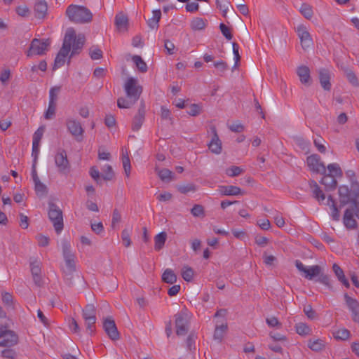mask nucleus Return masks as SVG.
I'll return each mask as SVG.
<instances>
[{
  "instance_id": "f257e3e1",
  "label": "nucleus",
  "mask_w": 359,
  "mask_h": 359,
  "mask_svg": "<svg viewBox=\"0 0 359 359\" xmlns=\"http://www.w3.org/2000/svg\"><path fill=\"white\" fill-rule=\"evenodd\" d=\"M346 175L350 178L351 184L350 187H339L338 190L339 202L340 206H348L345 210L343 218L345 226L349 229H354L358 224L353 217L355 216L359 219V183L354 180V171L347 170Z\"/></svg>"
},
{
  "instance_id": "f03ea898",
  "label": "nucleus",
  "mask_w": 359,
  "mask_h": 359,
  "mask_svg": "<svg viewBox=\"0 0 359 359\" xmlns=\"http://www.w3.org/2000/svg\"><path fill=\"white\" fill-rule=\"evenodd\" d=\"M124 90L126 93L127 98L119 97L117 100V106L121 109H128L140 98L142 92V88L137 84V79L130 77L125 83Z\"/></svg>"
},
{
  "instance_id": "7ed1b4c3",
  "label": "nucleus",
  "mask_w": 359,
  "mask_h": 359,
  "mask_svg": "<svg viewBox=\"0 0 359 359\" xmlns=\"http://www.w3.org/2000/svg\"><path fill=\"white\" fill-rule=\"evenodd\" d=\"M66 15L72 22L76 23H88L93 19L90 11L83 6L73 4L69 6L66 10Z\"/></svg>"
},
{
  "instance_id": "20e7f679",
  "label": "nucleus",
  "mask_w": 359,
  "mask_h": 359,
  "mask_svg": "<svg viewBox=\"0 0 359 359\" xmlns=\"http://www.w3.org/2000/svg\"><path fill=\"white\" fill-rule=\"evenodd\" d=\"M75 38V32L73 29H69L65 33L62 48L57 54L53 70L55 71L60 67L63 66L65 58L71 51L72 40Z\"/></svg>"
},
{
  "instance_id": "39448f33",
  "label": "nucleus",
  "mask_w": 359,
  "mask_h": 359,
  "mask_svg": "<svg viewBox=\"0 0 359 359\" xmlns=\"http://www.w3.org/2000/svg\"><path fill=\"white\" fill-rule=\"evenodd\" d=\"M191 316L187 309H183L175 315L176 334L184 336L188 334Z\"/></svg>"
},
{
  "instance_id": "423d86ee",
  "label": "nucleus",
  "mask_w": 359,
  "mask_h": 359,
  "mask_svg": "<svg viewBox=\"0 0 359 359\" xmlns=\"http://www.w3.org/2000/svg\"><path fill=\"white\" fill-rule=\"evenodd\" d=\"M48 217L52 222L56 233H60L64 227L62 211L53 203L48 204Z\"/></svg>"
},
{
  "instance_id": "0eeeda50",
  "label": "nucleus",
  "mask_w": 359,
  "mask_h": 359,
  "mask_svg": "<svg viewBox=\"0 0 359 359\" xmlns=\"http://www.w3.org/2000/svg\"><path fill=\"white\" fill-rule=\"evenodd\" d=\"M82 316L86 324L88 335L94 332V325L96 323V308L93 304H87L82 311Z\"/></svg>"
},
{
  "instance_id": "6e6552de",
  "label": "nucleus",
  "mask_w": 359,
  "mask_h": 359,
  "mask_svg": "<svg viewBox=\"0 0 359 359\" xmlns=\"http://www.w3.org/2000/svg\"><path fill=\"white\" fill-rule=\"evenodd\" d=\"M50 46V39H39L35 38L31 41L27 55V57H31L34 55H44Z\"/></svg>"
},
{
  "instance_id": "1a4fd4ad",
  "label": "nucleus",
  "mask_w": 359,
  "mask_h": 359,
  "mask_svg": "<svg viewBox=\"0 0 359 359\" xmlns=\"http://www.w3.org/2000/svg\"><path fill=\"white\" fill-rule=\"evenodd\" d=\"M55 163L60 173L67 175L71 170V165L64 149H58L55 156Z\"/></svg>"
},
{
  "instance_id": "9d476101",
  "label": "nucleus",
  "mask_w": 359,
  "mask_h": 359,
  "mask_svg": "<svg viewBox=\"0 0 359 359\" xmlns=\"http://www.w3.org/2000/svg\"><path fill=\"white\" fill-rule=\"evenodd\" d=\"M295 266L299 271L304 273V276L308 280H313L314 277L320 275L322 268L319 265H313L306 268L301 261H295Z\"/></svg>"
},
{
  "instance_id": "9b49d317",
  "label": "nucleus",
  "mask_w": 359,
  "mask_h": 359,
  "mask_svg": "<svg viewBox=\"0 0 359 359\" xmlns=\"http://www.w3.org/2000/svg\"><path fill=\"white\" fill-rule=\"evenodd\" d=\"M66 126L68 131L76 137V140L79 142L83 139L84 130L81 123L74 118H68L66 121Z\"/></svg>"
},
{
  "instance_id": "f8f14e48",
  "label": "nucleus",
  "mask_w": 359,
  "mask_h": 359,
  "mask_svg": "<svg viewBox=\"0 0 359 359\" xmlns=\"http://www.w3.org/2000/svg\"><path fill=\"white\" fill-rule=\"evenodd\" d=\"M307 165L309 168L314 172L325 174L326 172V167L325 164L320 161V157L318 154H312L307 157Z\"/></svg>"
},
{
  "instance_id": "ddd939ff",
  "label": "nucleus",
  "mask_w": 359,
  "mask_h": 359,
  "mask_svg": "<svg viewBox=\"0 0 359 359\" xmlns=\"http://www.w3.org/2000/svg\"><path fill=\"white\" fill-rule=\"evenodd\" d=\"M296 32L300 39L303 49H306L313 45V39L307 30V28L304 25H299L297 27Z\"/></svg>"
},
{
  "instance_id": "4468645a",
  "label": "nucleus",
  "mask_w": 359,
  "mask_h": 359,
  "mask_svg": "<svg viewBox=\"0 0 359 359\" xmlns=\"http://www.w3.org/2000/svg\"><path fill=\"white\" fill-rule=\"evenodd\" d=\"M344 299L346 306L351 312L353 320L359 323V302L357 299L348 296L347 293L344 294Z\"/></svg>"
},
{
  "instance_id": "2eb2a0df",
  "label": "nucleus",
  "mask_w": 359,
  "mask_h": 359,
  "mask_svg": "<svg viewBox=\"0 0 359 359\" xmlns=\"http://www.w3.org/2000/svg\"><path fill=\"white\" fill-rule=\"evenodd\" d=\"M103 329L108 337H118L119 332L112 317H107L103 319Z\"/></svg>"
},
{
  "instance_id": "dca6fc26",
  "label": "nucleus",
  "mask_w": 359,
  "mask_h": 359,
  "mask_svg": "<svg viewBox=\"0 0 359 359\" xmlns=\"http://www.w3.org/2000/svg\"><path fill=\"white\" fill-rule=\"evenodd\" d=\"M210 129L212 133V137L211 141L208 144V148L211 151V152L216 154H219L222 152V142L219 138L215 126H211Z\"/></svg>"
},
{
  "instance_id": "f3484780",
  "label": "nucleus",
  "mask_w": 359,
  "mask_h": 359,
  "mask_svg": "<svg viewBox=\"0 0 359 359\" xmlns=\"http://www.w3.org/2000/svg\"><path fill=\"white\" fill-rule=\"evenodd\" d=\"M145 118V105L143 102L139 107L137 114L134 116L132 123V129L134 131H137L140 129Z\"/></svg>"
},
{
  "instance_id": "a211bd4d",
  "label": "nucleus",
  "mask_w": 359,
  "mask_h": 359,
  "mask_svg": "<svg viewBox=\"0 0 359 359\" xmlns=\"http://www.w3.org/2000/svg\"><path fill=\"white\" fill-rule=\"evenodd\" d=\"M48 4L45 0H36L34 7L35 18L42 20L47 15Z\"/></svg>"
},
{
  "instance_id": "6ab92c4d",
  "label": "nucleus",
  "mask_w": 359,
  "mask_h": 359,
  "mask_svg": "<svg viewBox=\"0 0 359 359\" xmlns=\"http://www.w3.org/2000/svg\"><path fill=\"white\" fill-rule=\"evenodd\" d=\"M319 81L322 88L326 90H331L330 74L328 69L322 68L318 70Z\"/></svg>"
},
{
  "instance_id": "aec40b11",
  "label": "nucleus",
  "mask_w": 359,
  "mask_h": 359,
  "mask_svg": "<svg viewBox=\"0 0 359 359\" xmlns=\"http://www.w3.org/2000/svg\"><path fill=\"white\" fill-rule=\"evenodd\" d=\"M297 74L299 77V80L302 84L308 86L311 84L310 69L307 66H299L297 69Z\"/></svg>"
},
{
  "instance_id": "412c9836",
  "label": "nucleus",
  "mask_w": 359,
  "mask_h": 359,
  "mask_svg": "<svg viewBox=\"0 0 359 359\" xmlns=\"http://www.w3.org/2000/svg\"><path fill=\"white\" fill-rule=\"evenodd\" d=\"M84 43L85 36L83 35L79 34L77 36L75 35V38L72 40V50L69 57H73L74 55L79 54L84 45Z\"/></svg>"
},
{
  "instance_id": "4be33fe9",
  "label": "nucleus",
  "mask_w": 359,
  "mask_h": 359,
  "mask_svg": "<svg viewBox=\"0 0 359 359\" xmlns=\"http://www.w3.org/2000/svg\"><path fill=\"white\" fill-rule=\"evenodd\" d=\"M115 25L119 31H127L128 26V17L120 13L115 17Z\"/></svg>"
},
{
  "instance_id": "5701e85b",
  "label": "nucleus",
  "mask_w": 359,
  "mask_h": 359,
  "mask_svg": "<svg viewBox=\"0 0 359 359\" xmlns=\"http://www.w3.org/2000/svg\"><path fill=\"white\" fill-rule=\"evenodd\" d=\"M323 177L320 180V183L323 184L326 189H334L337 186V179L331 175H327L326 172L323 174Z\"/></svg>"
},
{
  "instance_id": "b1692460",
  "label": "nucleus",
  "mask_w": 359,
  "mask_h": 359,
  "mask_svg": "<svg viewBox=\"0 0 359 359\" xmlns=\"http://www.w3.org/2000/svg\"><path fill=\"white\" fill-rule=\"evenodd\" d=\"M332 270L339 281H340L346 288H349V282L346 279L342 269L337 264H334L332 266Z\"/></svg>"
},
{
  "instance_id": "393cba45",
  "label": "nucleus",
  "mask_w": 359,
  "mask_h": 359,
  "mask_svg": "<svg viewBox=\"0 0 359 359\" xmlns=\"http://www.w3.org/2000/svg\"><path fill=\"white\" fill-rule=\"evenodd\" d=\"M219 191L222 195L224 196H238L241 194V189L236 186H222L220 187Z\"/></svg>"
},
{
  "instance_id": "a878e982",
  "label": "nucleus",
  "mask_w": 359,
  "mask_h": 359,
  "mask_svg": "<svg viewBox=\"0 0 359 359\" xmlns=\"http://www.w3.org/2000/svg\"><path fill=\"white\" fill-rule=\"evenodd\" d=\"M308 346L314 351H319L325 348V341L321 338H310Z\"/></svg>"
},
{
  "instance_id": "bb28decb",
  "label": "nucleus",
  "mask_w": 359,
  "mask_h": 359,
  "mask_svg": "<svg viewBox=\"0 0 359 359\" xmlns=\"http://www.w3.org/2000/svg\"><path fill=\"white\" fill-rule=\"evenodd\" d=\"M310 187L312 189L313 197L316 198L319 202L323 201L325 199V195L320 189L316 182L314 180H311Z\"/></svg>"
},
{
  "instance_id": "cd10ccee",
  "label": "nucleus",
  "mask_w": 359,
  "mask_h": 359,
  "mask_svg": "<svg viewBox=\"0 0 359 359\" xmlns=\"http://www.w3.org/2000/svg\"><path fill=\"white\" fill-rule=\"evenodd\" d=\"M167 239V233L165 231H162L157 234L154 237V249L156 251L161 250L165 245V243Z\"/></svg>"
},
{
  "instance_id": "c85d7f7f",
  "label": "nucleus",
  "mask_w": 359,
  "mask_h": 359,
  "mask_svg": "<svg viewBox=\"0 0 359 359\" xmlns=\"http://www.w3.org/2000/svg\"><path fill=\"white\" fill-rule=\"evenodd\" d=\"M208 20L201 18H194L190 23L191 28L194 31L203 30L207 26Z\"/></svg>"
},
{
  "instance_id": "c756f323",
  "label": "nucleus",
  "mask_w": 359,
  "mask_h": 359,
  "mask_svg": "<svg viewBox=\"0 0 359 359\" xmlns=\"http://www.w3.org/2000/svg\"><path fill=\"white\" fill-rule=\"evenodd\" d=\"M163 282L168 284H173L177 281V276L170 269H167L162 274Z\"/></svg>"
},
{
  "instance_id": "7c9ffc66",
  "label": "nucleus",
  "mask_w": 359,
  "mask_h": 359,
  "mask_svg": "<svg viewBox=\"0 0 359 359\" xmlns=\"http://www.w3.org/2000/svg\"><path fill=\"white\" fill-rule=\"evenodd\" d=\"M161 17V12L158 10L153 11V16L147 20L148 26L151 29H157L158 27V22Z\"/></svg>"
},
{
  "instance_id": "2f4dec72",
  "label": "nucleus",
  "mask_w": 359,
  "mask_h": 359,
  "mask_svg": "<svg viewBox=\"0 0 359 359\" xmlns=\"http://www.w3.org/2000/svg\"><path fill=\"white\" fill-rule=\"evenodd\" d=\"M327 170L329 175H331L337 179V177H341L343 172L337 163H331L327 165Z\"/></svg>"
},
{
  "instance_id": "473e14b6",
  "label": "nucleus",
  "mask_w": 359,
  "mask_h": 359,
  "mask_svg": "<svg viewBox=\"0 0 359 359\" xmlns=\"http://www.w3.org/2000/svg\"><path fill=\"white\" fill-rule=\"evenodd\" d=\"M326 205L330 206L332 210V217L334 220H338L339 219V212L337 207L335 201L331 196H328Z\"/></svg>"
},
{
  "instance_id": "72a5a7b5",
  "label": "nucleus",
  "mask_w": 359,
  "mask_h": 359,
  "mask_svg": "<svg viewBox=\"0 0 359 359\" xmlns=\"http://www.w3.org/2000/svg\"><path fill=\"white\" fill-rule=\"evenodd\" d=\"M132 60L140 72H147L148 69L147 65L140 55H133Z\"/></svg>"
},
{
  "instance_id": "f704fd0d",
  "label": "nucleus",
  "mask_w": 359,
  "mask_h": 359,
  "mask_svg": "<svg viewBox=\"0 0 359 359\" xmlns=\"http://www.w3.org/2000/svg\"><path fill=\"white\" fill-rule=\"evenodd\" d=\"M122 163L126 176L128 178L130 175L131 165L130 160L127 151L126 153L123 152Z\"/></svg>"
},
{
  "instance_id": "c9c22d12",
  "label": "nucleus",
  "mask_w": 359,
  "mask_h": 359,
  "mask_svg": "<svg viewBox=\"0 0 359 359\" xmlns=\"http://www.w3.org/2000/svg\"><path fill=\"white\" fill-rule=\"evenodd\" d=\"M89 174L90 177L95 181L97 185L102 186V175H100L98 169L95 166H92L90 168Z\"/></svg>"
},
{
  "instance_id": "e433bc0d",
  "label": "nucleus",
  "mask_w": 359,
  "mask_h": 359,
  "mask_svg": "<svg viewBox=\"0 0 359 359\" xmlns=\"http://www.w3.org/2000/svg\"><path fill=\"white\" fill-rule=\"evenodd\" d=\"M194 271L192 268L189 266H184L182 269V277L187 282L192 280L194 277Z\"/></svg>"
},
{
  "instance_id": "4c0bfd02",
  "label": "nucleus",
  "mask_w": 359,
  "mask_h": 359,
  "mask_svg": "<svg viewBox=\"0 0 359 359\" xmlns=\"http://www.w3.org/2000/svg\"><path fill=\"white\" fill-rule=\"evenodd\" d=\"M300 13L308 20H310L313 15L312 7L306 3L302 4Z\"/></svg>"
},
{
  "instance_id": "58836bf2",
  "label": "nucleus",
  "mask_w": 359,
  "mask_h": 359,
  "mask_svg": "<svg viewBox=\"0 0 359 359\" xmlns=\"http://www.w3.org/2000/svg\"><path fill=\"white\" fill-rule=\"evenodd\" d=\"M346 77L348 82L354 87L359 86V81L355 74L351 69H346L345 71Z\"/></svg>"
},
{
  "instance_id": "ea45409f",
  "label": "nucleus",
  "mask_w": 359,
  "mask_h": 359,
  "mask_svg": "<svg viewBox=\"0 0 359 359\" xmlns=\"http://www.w3.org/2000/svg\"><path fill=\"white\" fill-rule=\"evenodd\" d=\"M103 173L102 174V177L103 180L110 181L114 177V172L112 169V167L109 165H107L104 167Z\"/></svg>"
},
{
  "instance_id": "a19ab883",
  "label": "nucleus",
  "mask_w": 359,
  "mask_h": 359,
  "mask_svg": "<svg viewBox=\"0 0 359 359\" xmlns=\"http://www.w3.org/2000/svg\"><path fill=\"white\" fill-rule=\"evenodd\" d=\"M56 110V102H53V101H49L48 107L44 114V118L47 120L52 119L55 114Z\"/></svg>"
},
{
  "instance_id": "79ce46f5",
  "label": "nucleus",
  "mask_w": 359,
  "mask_h": 359,
  "mask_svg": "<svg viewBox=\"0 0 359 359\" xmlns=\"http://www.w3.org/2000/svg\"><path fill=\"white\" fill-rule=\"evenodd\" d=\"M295 330L299 335H308L311 334L310 327L306 324L303 323L296 324Z\"/></svg>"
},
{
  "instance_id": "37998d69",
  "label": "nucleus",
  "mask_w": 359,
  "mask_h": 359,
  "mask_svg": "<svg viewBox=\"0 0 359 359\" xmlns=\"http://www.w3.org/2000/svg\"><path fill=\"white\" fill-rule=\"evenodd\" d=\"M158 175L162 181L170 182L172 179V172L167 168L159 170Z\"/></svg>"
},
{
  "instance_id": "c03bdc74",
  "label": "nucleus",
  "mask_w": 359,
  "mask_h": 359,
  "mask_svg": "<svg viewBox=\"0 0 359 359\" xmlns=\"http://www.w3.org/2000/svg\"><path fill=\"white\" fill-rule=\"evenodd\" d=\"M216 4L217 8L222 11V15L225 17L229 9V6H231L230 1L229 0H216Z\"/></svg>"
},
{
  "instance_id": "a18cd8bd",
  "label": "nucleus",
  "mask_w": 359,
  "mask_h": 359,
  "mask_svg": "<svg viewBox=\"0 0 359 359\" xmlns=\"http://www.w3.org/2000/svg\"><path fill=\"white\" fill-rule=\"evenodd\" d=\"M214 66L217 69L218 74L221 76H223L224 73L229 69L228 64L222 60L214 62Z\"/></svg>"
},
{
  "instance_id": "49530a36",
  "label": "nucleus",
  "mask_w": 359,
  "mask_h": 359,
  "mask_svg": "<svg viewBox=\"0 0 359 359\" xmlns=\"http://www.w3.org/2000/svg\"><path fill=\"white\" fill-rule=\"evenodd\" d=\"M75 271V270L63 269L65 281L69 286L73 285L74 273Z\"/></svg>"
},
{
  "instance_id": "de8ad7c7",
  "label": "nucleus",
  "mask_w": 359,
  "mask_h": 359,
  "mask_svg": "<svg viewBox=\"0 0 359 359\" xmlns=\"http://www.w3.org/2000/svg\"><path fill=\"white\" fill-rule=\"evenodd\" d=\"M65 262V268L64 269L75 270L76 271V263H75V255L64 257Z\"/></svg>"
},
{
  "instance_id": "09e8293b",
  "label": "nucleus",
  "mask_w": 359,
  "mask_h": 359,
  "mask_svg": "<svg viewBox=\"0 0 359 359\" xmlns=\"http://www.w3.org/2000/svg\"><path fill=\"white\" fill-rule=\"evenodd\" d=\"M233 46V53L234 55L235 64L233 67V70L238 66L239 62L241 60V56L239 54V46L237 43L233 42L232 44Z\"/></svg>"
},
{
  "instance_id": "8fccbe9b",
  "label": "nucleus",
  "mask_w": 359,
  "mask_h": 359,
  "mask_svg": "<svg viewBox=\"0 0 359 359\" xmlns=\"http://www.w3.org/2000/svg\"><path fill=\"white\" fill-rule=\"evenodd\" d=\"M242 172L243 169L236 165L231 166L226 170V174L229 177L238 176Z\"/></svg>"
},
{
  "instance_id": "3c124183",
  "label": "nucleus",
  "mask_w": 359,
  "mask_h": 359,
  "mask_svg": "<svg viewBox=\"0 0 359 359\" xmlns=\"http://www.w3.org/2000/svg\"><path fill=\"white\" fill-rule=\"evenodd\" d=\"M45 128L44 126L39 127L33 135L32 144H40L41 140L43 137Z\"/></svg>"
},
{
  "instance_id": "603ef678",
  "label": "nucleus",
  "mask_w": 359,
  "mask_h": 359,
  "mask_svg": "<svg viewBox=\"0 0 359 359\" xmlns=\"http://www.w3.org/2000/svg\"><path fill=\"white\" fill-rule=\"evenodd\" d=\"M191 213L194 217H204V208L201 205L196 204L191 210Z\"/></svg>"
},
{
  "instance_id": "864d4df0",
  "label": "nucleus",
  "mask_w": 359,
  "mask_h": 359,
  "mask_svg": "<svg viewBox=\"0 0 359 359\" xmlns=\"http://www.w3.org/2000/svg\"><path fill=\"white\" fill-rule=\"evenodd\" d=\"M318 276V278L316 280V281H318L320 283L326 285L330 289L332 288L331 283H330V276L328 275L323 273L320 272V275Z\"/></svg>"
},
{
  "instance_id": "5fc2aeb1",
  "label": "nucleus",
  "mask_w": 359,
  "mask_h": 359,
  "mask_svg": "<svg viewBox=\"0 0 359 359\" xmlns=\"http://www.w3.org/2000/svg\"><path fill=\"white\" fill-rule=\"evenodd\" d=\"M177 190L182 194H187L190 191H195L196 187L194 184H187L180 185L177 187Z\"/></svg>"
},
{
  "instance_id": "6e6d98bb",
  "label": "nucleus",
  "mask_w": 359,
  "mask_h": 359,
  "mask_svg": "<svg viewBox=\"0 0 359 359\" xmlns=\"http://www.w3.org/2000/svg\"><path fill=\"white\" fill-rule=\"evenodd\" d=\"M121 238L125 247L128 248L131 245V240L130 236V231L123 229L121 233Z\"/></svg>"
},
{
  "instance_id": "4d7b16f0",
  "label": "nucleus",
  "mask_w": 359,
  "mask_h": 359,
  "mask_svg": "<svg viewBox=\"0 0 359 359\" xmlns=\"http://www.w3.org/2000/svg\"><path fill=\"white\" fill-rule=\"evenodd\" d=\"M304 312L308 318L313 320L318 318L316 312L313 309L311 305H307L304 308Z\"/></svg>"
},
{
  "instance_id": "13d9d810",
  "label": "nucleus",
  "mask_w": 359,
  "mask_h": 359,
  "mask_svg": "<svg viewBox=\"0 0 359 359\" xmlns=\"http://www.w3.org/2000/svg\"><path fill=\"white\" fill-rule=\"evenodd\" d=\"M0 337H17L15 332L11 330L7 325L0 326Z\"/></svg>"
},
{
  "instance_id": "bf43d9fd",
  "label": "nucleus",
  "mask_w": 359,
  "mask_h": 359,
  "mask_svg": "<svg viewBox=\"0 0 359 359\" xmlns=\"http://www.w3.org/2000/svg\"><path fill=\"white\" fill-rule=\"evenodd\" d=\"M219 29L223 36L227 39L231 40L233 38V35L230 32V29L224 23L219 25Z\"/></svg>"
},
{
  "instance_id": "052dcab7",
  "label": "nucleus",
  "mask_w": 359,
  "mask_h": 359,
  "mask_svg": "<svg viewBox=\"0 0 359 359\" xmlns=\"http://www.w3.org/2000/svg\"><path fill=\"white\" fill-rule=\"evenodd\" d=\"M227 330V324L222 323L220 325H217L215 330L214 337H222L225 334Z\"/></svg>"
},
{
  "instance_id": "680f3d73",
  "label": "nucleus",
  "mask_w": 359,
  "mask_h": 359,
  "mask_svg": "<svg viewBox=\"0 0 359 359\" xmlns=\"http://www.w3.org/2000/svg\"><path fill=\"white\" fill-rule=\"evenodd\" d=\"M35 185V191L37 194H41V195H44L47 193V188L45 184H43L41 181H37L34 182Z\"/></svg>"
},
{
  "instance_id": "e2e57ef3",
  "label": "nucleus",
  "mask_w": 359,
  "mask_h": 359,
  "mask_svg": "<svg viewBox=\"0 0 359 359\" xmlns=\"http://www.w3.org/2000/svg\"><path fill=\"white\" fill-rule=\"evenodd\" d=\"M121 220V215L117 209H114L112 214L111 227L115 228L116 224Z\"/></svg>"
},
{
  "instance_id": "0e129e2a",
  "label": "nucleus",
  "mask_w": 359,
  "mask_h": 359,
  "mask_svg": "<svg viewBox=\"0 0 359 359\" xmlns=\"http://www.w3.org/2000/svg\"><path fill=\"white\" fill-rule=\"evenodd\" d=\"M60 90V87L55 86L50 88L49 92V101H53V102H56L57 98V93Z\"/></svg>"
},
{
  "instance_id": "69168bd1",
  "label": "nucleus",
  "mask_w": 359,
  "mask_h": 359,
  "mask_svg": "<svg viewBox=\"0 0 359 359\" xmlns=\"http://www.w3.org/2000/svg\"><path fill=\"white\" fill-rule=\"evenodd\" d=\"M62 254L64 257L74 255L71 250L70 243L68 241H65L62 243Z\"/></svg>"
},
{
  "instance_id": "338daca9",
  "label": "nucleus",
  "mask_w": 359,
  "mask_h": 359,
  "mask_svg": "<svg viewBox=\"0 0 359 359\" xmlns=\"http://www.w3.org/2000/svg\"><path fill=\"white\" fill-rule=\"evenodd\" d=\"M18 338H6L0 341V346L11 347L18 344Z\"/></svg>"
},
{
  "instance_id": "774afa93",
  "label": "nucleus",
  "mask_w": 359,
  "mask_h": 359,
  "mask_svg": "<svg viewBox=\"0 0 359 359\" xmlns=\"http://www.w3.org/2000/svg\"><path fill=\"white\" fill-rule=\"evenodd\" d=\"M201 111V109L198 104H192L189 107V110L187 111V113L191 116H196L200 114Z\"/></svg>"
}]
</instances>
